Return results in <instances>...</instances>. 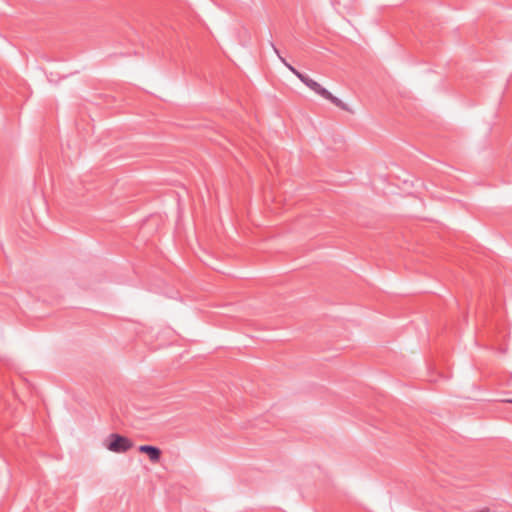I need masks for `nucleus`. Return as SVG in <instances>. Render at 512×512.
Returning a JSON list of instances; mask_svg holds the SVG:
<instances>
[{
  "mask_svg": "<svg viewBox=\"0 0 512 512\" xmlns=\"http://www.w3.org/2000/svg\"><path fill=\"white\" fill-rule=\"evenodd\" d=\"M133 447V442L122 435L111 434L106 441V448L115 453H125Z\"/></svg>",
  "mask_w": 512,
  "mask_h": 512,
  "instance_id": "obj_2",
  "label": "nucleus"
},
{
  "mask_svg": "<svg viewBox=\"0 0 512 512\" xmlns=\"http://www.w3.org/2000/svg\"><path fill=\"white\" fill-rule=\"evenodd\" d=\"M287 67L311 90H313L315 93L323 97L324 99L330 101L332 104H334L336 107H338L341 110L349 111L348 105L343 102L340 98L334 96L330 91H328L326 88H324L320 83L317 81L308 78L298 72L295 68H293L291 65L286 64Z\"/></svg>",
  "mask_w": 512,
  "mask_h": 512,
  "instance_id": "obj_1",
  "label": "nucleus"
},
{
  "mask_svg": "<svg viewBox=\"0 0 512 512\" xmlns=\"http://www.w3.org/2000/svg\"><path fill=\"white\" fill-rule=\"evenodd\" d=\"M506 402L512 403V400H506Z\"/></svg>",
  "mask_w": 512,
  "mask_h": 512,
  "instance_id": "obj_5",
  "label": "nucleus"
},
{
  "mask_svg": "<svg viewBox=\"0 0 512 512\" xmlns=\"http://www.w3.org/2000/svg\"><path fill=\"white\" fill-rule=\"evenodd\" d=\"M139 451L146 454L152 463H158L161 458V450L158 447L151 445H141Z\"/></svg>",
  "mask_w": 512,
  "mask_h": 512,
  "instance_id": "obj_3",
  "label": "nucleus"
},
{
  "mask_svg": "<svg viewBox=\"0 0 512 512\" xmlns=\"http://www.w3.org/2000/svg\"><path fill=\"white\" fill-rule=\"evenodd\" d=\"M480 512H490V511L488 509H486V510H482Z\"/></svg>",
  "mask_w": 512,
  "mask_h": 512,
  "instance_id": "obj_4",
  "label": "nucleus"
}]
</instances>
